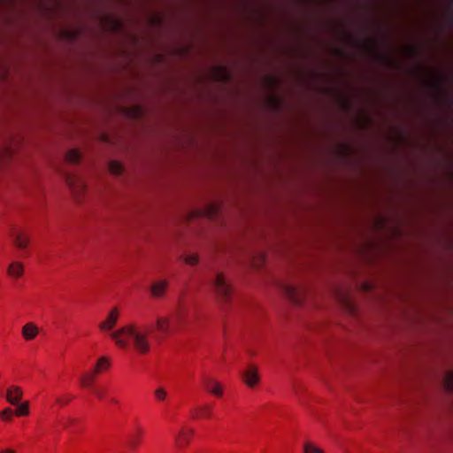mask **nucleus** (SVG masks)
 Listing matches in <instances>:
<instances>
[{
    "mask_svg": "<svg viewBox=\"0 0 453 453\" xmlns=\"http://www.w3.org/2000/svg\"><path fill=\"white\" fill-rule=\"evenodd\" d=\"M119 317L118 308L111 309L106 319L98 325L99 329L107 333L115 344L121 349L132 347L140 354L148 353L150 349L149 336L152 333V328L146 324L132 322L113 331Z\"/></svg>",
    "mask_w": 453,
    "mask_h": 453,
    "instance_id": "obj_1",
    "label": "nucleus"
},
{
    "mask_svg": "<svg viewBox=\"0 0 453 453\" xmlns=\"http://www.w3.org/2000/svg\"><path fill=\"white\" fill-rule=\"evenodd\" d=\"M186 315V308L179 304L172 317H158L155 325V338L162 341L174 332L183 322Z\"/></svg>",
    "mask_w": 453,
    "mask_h": 453,
    "instance_id": "obj_2",
    "label": "nucleus"
},
{
    "mask_svg": "<svg viewBox=\"0 0 453 453\" xmlns=\"http://www.w3.org/2000/svg\"><path fill=\"white\" fill-rule=\"evenodd\" d=\"M211 286L219 302L227 303L232 296L231 284L226 280L222 273H218L211 280Z\"/></svg>",
    "mask_w": 453,
    "mask_h": 453,
    "instance_id": "obj_3",
    "label": "nucleus"
},
{
    "mask_svg": "<svg viewBox=\"0 0 453 453\" xmlns=\"http://www.w3.org/2000/svg\"><path fill=\"white\" fill-rule=\"evenodd\" d=\"M76 200H79L86 190L84 180L74 173L63 172L61 173Z\"/></svg>",
    "mask_w": 453,
    "mask_h": 453,
    "instance_id": "obj_4",
    "label": "nucleus"
},
{
    "mask_svg": "<svg viewBox=\"0 0 453 453\" xmlns=\"http://www.w3.org/2000/svg\"><path fill=\"white\" fill-rule=\"evenodd\" d=\"M10 236L18 249L25 250L28 246L29 237L15 226L10 229Z\"/></svg>",
    "mask_w": 453,
    "mask_h": 453,
    "instance_id": "obj_5",
    "label": "nucleus"
},
{
    "mask_svg": "<svg viewBox=\"0 0 453 453\" xmlns=\"http://www.w3.org/2000/svg\"><path fill=\"white\" fill-rule=\"evenodd\" d=\"M242 379L248 387L252 388L256 386L260 380L257 367L250 365L246 371L243 372Z\"/></svg>",
    "mask_w": 453,
    "mask_h": 453,
    "instance_id": "obj_6",
    "label": "nucleus"
},
{
    "mask_svg": "<svg viewBox=\"0 0 453 453\" xmlns=\"http://www.w3.org/2000/svg\"><path fill=\"white\" fill-rule=\"evenodd\" d=\"M22 395L23 392L19 387L11 386L7 388L5 398L9 403L17 405L21 400Z\"/></svg>",
    "mask_w": 453,
    "mask_h": 453,
    "instance_id": "obj_7",
    "label": "nucleus"
},
{
    "mask_svg": "<svg viewBox=\"0 0 453 453\" xmlns=\"http://www.w3.org/2000/svg\"><path fill=\"white\" fill-rule=\"evenodd\" d=\"M284 295L294 303L299 304L302 302L301 293L297 288L291 285H284L282 287Z\"/></svg>",
    "mask_w": 453,
    "mask_h": 453,
    "instance_id": "obj_8",
    "label": "nucleus"
},
{
    "mask_svg": "<svg viewBox=\"0 0 453 453\" xmlns=\"http://www.w3.org/2000/svg\"><path fill=\"white\" fill-rule=\"evenodd\" d=\"M203 383L207 391L213 394L214 395L220 397L223 395V389L218 381L207 378L204 379Z\"/></svg>",
    "mask_w": 453,
    "mask_h": 453,
    "instance_id": "obj_9",
    "label": "nucleus"
},
{
    "mask_svg": "<svg viewBox=\"0 0 453 453\" xmlns=\"http://www.w3.org/2000/svg\"><path fill=\"white\" fill-rule=\"evenodd\" d=\"M193 434L194 430L192 428H182L176 438L177 446L180 448L185 447L189 442Z\"/></svg>",
    "mask_w": 453,
    "mask_h": 453,
    "instance_id": "obj_10",
    "label": "nucleus"
},
{
    "mask_svg": "<svg viewBox=\"0 0 453 453\" xmlns=\"http://www.w3.org/2000/svg\"><path fill=\"white\" fill-rule=\"evenodd\" d=\"M38 333V327L32 322L27 323L22 328V335L27 341L35 338Z\"/></svg>",
    "mask_w": 453,
    "mask_h": 453,
    "instance_id": "obj_11",
    "label": "nucleus"
},
{
    "mask_svg": "<svg viewBox=\"0 0 453 453\" xmlns=\"http://www.w3.org/2000/svg\"><path fill=\"white\" fill-rule=\"evenodd\" d=\"M166 280H159L152 284L151 294L154 297H161L167 288Z\"/></svg>",
    "mask_w": 453,
    "mask_h": 453,
    "instance_id": "obj_12",
    "label": "nucleus"
},
{
    "mask_svg": "<svg viewBox=\"0 0 453 453\" xmlns=\"http://www.w3.org/2000/svg\"><path fill=\"white\" fill-rule=\"evenodd\" d=\"M96 373L97 372H95V371H93L91 372L82 374L80 379L81 386L84 388H91L93 383L95 382Z\"/></svg>",
    "mask_w": 453,
    "mask_h": 453,
    "instance_id": "obj_13",
    "label": "nucleus"
},
{
    "mask_svg": "<svg viewBox=\"0 0 453 453\" xmlns=\"http://www.w3.org/2000/svg\"><path fill=\"white\" fill-rule=\"evenodd\" d=\"M8 273L12 277H20L23 273V265L19 262H12L8 267Z\"/></svg>",
    "mask_w": 453,
    "mask_h": 453,
    "instance_id": "obj_14",
    "label": "nucleus"
},
{
    "mask_svg": "<svg viewBox=\"0 0 453 453\" xmlns=\"http://www.w3.org/2000/svg\"><path fill=\"white\" fill-rule=\"evenodd\" d=\"M211 408L209 405H203V406L197 407L194 412L195 418H199L201 417L211 418Z\"/></svg>",
    "mask_w": 453,
    "mask_h": 453,
    "instance_id": "obj_15",
    "label": "nucleus"
},
{
    "mask_svg": "<svg viewBox=\"0 0 453 453\" xmlns=\"http://www.w3.org/2000/svg\"><path fill=\"white\" fill-rule=\"evenodd\" d=\"M81 158V153L77 150H71L65 155L66 161L72 164L79 163Z\"/></svg>",
    "mask_w": 453,
    "mask_h": 453,
    "instance_id": "obj_16",
    "label": "nucleus"
},
{
    "mask_svg": "<svg viewBox=\"0 0 453 453\" xmlns=\"http://www.w3.org/2000/svg\"><path fill=\"white\" fill-rule=\"evenodd\" d=\"M110 366V360L106 357H102L98 359L96 367H95V372H101L104 370L108 369Z\"/></svg>",
    "mask_w": 453,
    "mask_h": 453,
    "instance_id": "obj_17",
    "label": "nucleus"
},
{
    "mask_svg": "<svg viewBox=\"0 0 453 453\" xmlns=\"http://www.w3.org/2000/svg\"><path fill=\"white\" fill-rule=\"evenodd\" d=\"M18 416H27L29 413V405L27 402L18 403L17 409L13 411Z\"/></svg>",
    "mask_w": 453,
    "mask_h": 453,
    "instance_id": "obj_18",
    "label": "nucleus"
},
{
    "mask_svg": "<svg viewBox=\"0 0 453 453\" xmlns=\"http://www.w3.org/2000/svg\"><path fill=\"white\" fill-rule=\"evenodd\" d=\"M109 170L112 174L119 175L123 172V165L118 161H111L109 163Z\"/></svg>",
    "mask_w": 453,
    "mask_h": 453,
    "instance_id": "obj_19",
    "label": "nucleus"
},
{
    "mask_svg": "<svg viewBox=\"0 0 453 453\" xmlns=\"http://www.w3.org/2000/svg\"><path fill=\"white\" fill-rule=\"evenodd\" d=\"M167 391L163 387H158L154 391V396L157 402H164L167 398Z\"/></svg>",
    "mask_w": 453,
    "mask_h": 453,
    "instance_id": "obj_20",
    "label": "nucleus"
},
{
    "mask_svg": "<svg viewBox=\"0 0 453 453\" xmlns=\"http://www.w3.org/2000/svg\"><path fill=\"white\" fill-rule=\"evenodd\" d=\"M443 385L448 392H453V373L447 372L443 379Z\"/></svg>",
    "mask_w": 453,
    "mask_h": 453,
    "instance_id": "obj_21",
    "label": "nucleus"
},
{
    "mask_svg": "<svg viewBox=\"0 0 453 453\" xmlns=\"http://www.w3.org/2000/svg\"><path fill=\"white\" fill-rule=\"evenodd\" d=\"M303 453H324V451L313 443L307 441L303 445Z\"/></svg>",
    "mask_w": 453,
    "mask_h": 453,
    "instance_id": "obj_22",
    "label": "nucleus"
},
{
    "mask_svg": "<svg viewBox=\"0 0 453 453\" xmlns=\"http://www.w3.org/2000/svg\"><path fill=\"white\" fill-rule=\"evenodd\" d=\"M13 414L14 412L11 408H5L0 412V418L8 421L12 419Z\"/></svg>",
    "mask_w": 453,
    "mask_h": 453,
    "instance_id": "obj_23",
    "label": "nucleus"
},
{
    "mask_svg": "<svg viewBox=\"0 0 453 453\" xmlns=\"http://www.w3.org/2000/svg\"><path fill=\"white\" fill-rule=\"evenodd\" d=\"M73 399V395H63V396L57 397L56 398V402L59 405L65 406V405L68 404Z\"/></svg>",
    "mask_w": 453,
    "mask_h": 453,
    "instance_id": "obj_24",
    "label": "nucleus"
},
{
    "mask_svg": "<svg viewBox=\"0 0 453 453\" xmlns=\"http://www.w3.org/2000/svg\"><path fill=\"white\" fill-rule=\"evenodd\" d=\"M142 432L139 431L136 437H134L129 441V447L132 450H135L138 445L140 444V437H141Z\"/></svg>",
    "mask_w": 453,
    "mask_h": 453,
    "instance_id": "obj_25",
    "label": "nucleus"
},
{
    "mask_svg": "<svg viewBox=\"0 0 453 453\" xmlns=\"http://www.w3.org/2000/svg\"><path fill=\"white\" fill-rule=\"evenodd\" d=\"M183 260L185 261V263L190 265H194L198 263V257L197 255H187L183 257Z\"/></svg>",
    "mask_w": 453,
    "mask_h": 453,
    "instance_id": "obj_26",
    "label": "nucleus"
},
{
    "mask_svg": "<svg viewBox=\"0 0 453 453\" xmlns=\"http://www.w3.org/2000/svg\"><path fill=\"white\" fill-rule=\"evenodd\" d=\"M75 422L76 420L73 418H65L60 420V423L62 424L65 429H69L70 426L73 425Z\"/></svg>",
    "mask_w": 453,
    "mask_h": 453,
    "instance_id": "obj_27",
    "label": "nucleus"
},
{
    "mask_svg": "<svg viewBox=\"0 0 453 453\" xmlns=\"http://www.w3.org/2000/svg\"><path fill=\"white\" fill-rule=\"evenodd\" d=\"M93 392L98 399H103L104 397V389L94 388Z\"/></svg>",
    "mask_w": 453,
    "mask_h": 453,
    "instance_id": "obj_28",
    "label": "nucleus"
},
{
    "mask_svg": "<svg viewBox=\"0 0 453 453\" xmlns=\"http://www.w3.org/2000/svg\"><path fill=\"white\" fill-rule=\"evenodd\" d=\"M431 86L434 88H436L438 90L441 89V81H431Z\"/></svg>",
    "mask_w": 453,
    "mask_h": 453,
    "instance_id": "obj_29",
    "label": "nucleus"
},
{
    "mask_svg": "<svg viewBox=\"0 0 453 453\" xmlns=\"http://www.w3.org/2000/svg\"><path fill=\"white\" fill-rule=\"evenodd\" d=\"M410 50H411L412 55H415L417 53V51H418V50L416 48H414V47L411 48Z\"/></svg>",
    "mask_w": 453,
    "mask_h": 453,
    "instance_id": "obj_30",
    "label": "nucleus"
},
{
    "mask_svg": "<svg viewBox=\"0 0 453 453\" xmlns=\"http://www.w3.org/2000/svg\"><path fill=\"white\" fill-rule=\"evenodd\" d=\"M0 453H14V451L12 449H4V450L0 451Z\"/></svg>",
    "mask_w": 453,
    "mask_h": 453,
    "instance_id": "obj_31",
    "label": "nucleus"
},
{
    "mask_svg": "<svg viewBox=\"0 0 453 453\" xmlns=\"http://www.w3.org/2000/svg\"><path fill=\"white\" fill-rule=\"evenodd\" d=\"M381 58H383V60H387V61L388 60V58L384 55H382Z\"/></svg>",
    "mask_w": 453,
    "mask_h": 453,
    "instance_id": "obj_32",
    "label": "nucleus"
},
{
    "mask_svg": "<svg viewBox=\"0 0 453 453\" xmlns=\"http://www.w3.org/2000/svg\"><path fill=\"white\" fill-rule=\"evenodd\" d=\"M111 402H112V403H117V400H115V399H111Z\"/></svg>",
    "mask_w": 453,
    "mask_h": 453,
    "instance_id": "obj_33",
    "label": "nucleus"
}]
</instances>
